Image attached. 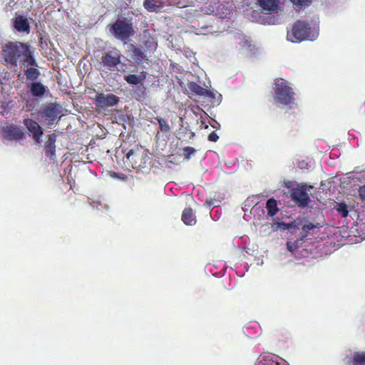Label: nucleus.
<instances>
[{
    "instance_id": "1a4fd4ad",
    "label": "nucleus",
    "mask_w": 365,
    "mask_h": 365,
    "mask_svg": "<svg viewBox=\"0 0 365 365\" xmlns=\"http://www.w3.org/2000/svg\"><path fill=\"white\" fill-rule=\"evenodd\" d=\"M24 124L31 133V135L36 143L41 142L43 131L41 125L34 120L26 118L24 120Z\"/></svg>"
},
{
    "instance_id": "c756f323",
    "label": "nucleus",
    "mask_w": 365,
    "mask_h": 365,
    "mask_svg": "<svg viewBox=\"0 0 365 365\" xmlns=\"http://www.w3.org/2000/svg\"><path fill=\"white\" fill-rule=\"evenodd\" d=\"M317 227V225H314L312 222H307L304 225H303L302 230L304 232H305V235H307V233L314 228Z\"/></svg>"
},
{
    "instance_id": "f3484780",
    "label": "nucleus",
    "mask_w": 365,
    "mask_h": 365,
    "mask_svg": "<svg viewBox=\"0 0 365 365\" xmlns=\"http://www.w3.org/2000/svg\"><path fill=\"white\" fill-rule=\"evenodd\" d=\"M29 88H30L32 96L35 97L43 96L46 91L45 86H43L41 82L36 81L32 82L29 85Z\"/></svg>"
},
{
    "instance_id": "7ed1b4c3",
    "label": "nucleus",
    "mask_w": 365,
    "mask_h": 365,
    "mask_svg": "<svg viewBox=\"0 0 365 365\" xmlns=\"http://www.w3.org/2000/svg\"><path fill=\"white\" fill-rule=\"evenodd\" d=\"M109 31L118 39L125 42L134 35L133 23L126 19H118L109 27Z\"/></svg>"
},
{
    "instance_id": "39448f33",
    "label": "nucleus",
    "mask_w": 365,
    "mask_h": 365,
    "mask_svg": "<svg viewBox=\"0 0 365 365\" xmlns=\"http://www.w3.org/2000/svg\"><path fill=\"white\" fill-rule=\"evenodd\" d=\"M148 160L147 153L137 145L125 154L124 163H127L128 166L133 169L141 170L146 167Z\"/></svg>"
},
{
    "instance_id": "cd10ccee",
    "label": "nucleus",
    "mask_w": 365,
    "mask_h": 365,
    "mask_svg": "<svg viewBox=\"0 0 365 365\" xmlns=\"http://www.w3.org/2000/svg\"><path fill=\"white\" fill-rule=\"evenodd\" d=\"M336 210L343 217L348 216L349 210L347 205L344 202L338 203L336 205Z\"/></svg>"
},
{
    "instance_id": "6e6552de",
    "label": "nucleus",
    "mask_w": 365,
    "mask_h": 365,
    "mask_svg": "<svg viewBox=\"0 0 365 365\" xmlns=\"http://www.w3.org/2000/svg\"><path fill=\"white\" fill-rule=\"evenodd\" d=\"M93 103L99 109L117 106L120 102V98L115 94H104L103 93H97L93 99Z\"/></svg>"
},
{
    "instance_id": "b1692460",
    "label": "nucleus",
    "mask_w": 365,
    "mask_h": 365,
    "mask_svg": "<svg viewBox=\"0 0 365 365\" xmlns=\"http://www.w3.org/2000/svg\"><path fill=\"white\" fill-rule=\"evenodd\" d=\"M24 75L26 76L27 80L34 82V81L38 78L41 73L37 68L30 67L25 70Z\"/></svg>"
},
{
    "instance_id": "4be33fe9",
    "label": "nucleus",
    "mask_w": 365,
    "mask_h": 365,
    "mask_svg": "<svg viewBox=\"0 0 365 365\" xmlns=\"http://www.w3.org/2000/svg\"><path fill=\"white\" fill-rule=\"evenodd\" d=\"M133 98L140 102L145 101L148 98V94L145 87L143 86H138L133 91Z\"/></svg>"
},
{
    "instance_id": "6ab92c4d",
    "label": "nucleus",
    "mask_w": 365,
    "mask_h": 365,
    "mask_svg": "<svg viewBox=\"0 0 365 365\" xmlns=\"http://www.w3.org/2000/svg\"><path fill=\"white\" fill-rule=\"evenodd\" d=\"M143 5L150 12L159 11L164 6L160 0H145Z\"/></svg>"
},
{
    "instance_id": "f03ea898",
    "label": "nucleus",
    "mask_w": 365,
    "mask_h": 365,
    "mask_svg": "<svg viewBox=\"0 0 365 365\" xmlns=\"http://www.w3.org/2000/svg\"><path fill=\"white\" fill-rule=\"evenodd\" d=\"M273 90L274 99L279 104L287 106L294 103V93L285 80L276 78Z\"/></svg>"
},
{
    "instance_id": "4468645a",
    "label": "nucleus",
    "mask_w": 365,
    "mask_h": 365,
    "mask_svg": "<svg viewBox=\"0 0 365 365\" xmlns=\"http://www.w3.org/2000/svg\"><path fill=\"white\" fill-rule=\"evenodd\" d=\"M56 133H51L48 135V140L46 141L44 145L45 155L51 160H53L56 156Z\"/></svg>"
},
{
    "instance_id": "e433bc0d",
    "label": "nucleus",
    "mask_w": 365,
    "mask_h": 365,
    "mask_svg": "<svg viewBox=\"0 0 365 365\" xmlns=\"http://www.w3.org/2000/svg\"><path fill=\"white\" fill-rule=\"evenodd\" d=\"M230 13H231V10H229V12L227 13L226 14H230Z\"/></svg>"
},
{
    "instance_id": "a878e982",
    "label": "nucleus",
    "mask_w": 365,
    "mask_h": 365,
    "mask_svg": "<svg viewBox=\"0 0 365 365\" xmlns=\"http://www.w3.org/2000/svg\"><path fill=\"white\" fill-rule=\"evenodd\" d=\"M155 119L158 121L160 127V130L163 133H168L170 130V127L167 121V120L160 117L157 116L155 118Z\"/></svg>"
},
{
    "instance_id": "9d476101",
    "label": "nucleus",
    "mask_w": 365,
    "mask_h": 365,
    "mask_svg": "<svg viewBox=\"0 0 365 365\" xmlns=\"http://www.w3.org/2000/svg\"><path fill=\"white\" fill-rule=\"evenodd\" d=\"M3 136L9 140H19L26 138L25 133L14 125H9L3 128Z\"/></svg>"
},
{
    "instance_id": "c9c22d12",
    "label": "nucleus",
    "mask_w": 365,
    "mask_h": 365,
    "mask_svg": "<svg viewBox=\"0 0 365 365\" xmlns=\"http://www.w3.org/2000/svg\"><path fill=\"white\" fill-rule=\"evenodd\" d=\"M291 183H292L291 182H289V184H287V185H286L287 187H290V184H291Z\"/></svg>"
},
{
    "instance_id": "9b49d317",
    "label": "nucleus",
    "mask_w": 365,
    "mask_h": 365,
    "mask_svg": "<svg viewBox=\"0 0 365 365\" xmlns=\"http://www.w3.org/2000/svg\"><path fill=\"white\" fill-rule=\"evenodd\" d=\"M141 46L146 53H149L150 54L153 53L157 49L158 42L156 39L151 36L150 34L147 30L143 32L141 38Z\"/></svg>"
},
{
    "instance_id": "f8f14e48",
    "label": "nucleus",
    "mask_w": 365,
    "mask_h": 365,
    "mask_svg": "<svg viewBox=\"0 0 365 365\" xmlns=\"http://www.w3.org/2000/svg\"><path fill=\"white\" fill-rule=\"evenodd\" d=\"M189 92L192 95H196L200 96H205L209 98H213L214 93L212 91L202 88L201 86L195 82H190L187 84Z\"/></svg>"
},
{
    "instance_id": "412c9836",
    "label": "nucleus",
    "mask_w": 365,
    "mask_h": 365,
    "mask_svg": "<svg viewBox=\"0 0 365 365\" xmlns=\"http://www.w3.org/2000/svg\"><path fill=\"white\" fill-rule=\"evenodd\" d=\"M42 113L48 119L53 120L57 118L58 115L60 113V110L56 106L51 104L46 106L43 108Z\"/></svg>"
},
{
    "instance_id": "423d86ee",
    "label": "nucleus",
    "mask_w": 365,
    "mask_h": 365,
    "mask_svg": "<svg viewBox=\"0 0 365 365\" xmlns=\"http://www.w3.org/2000/svg\"><path fill=\"white\" fill-rule=\"evenodd\" d=\"M311 27L304 21H297L293 25L290 31L287 32V39L292 42L297 43L310 39Z\"/></svg>"
},
{
    "instance_id": "2eb2a0df",
    "label": "nucleus",
    "mask_w": 365,
    "mask_h": 365,
    "mask_svg": "<svg viewBox=\"0 0 365 365\" xmlns=\"http://www.w3.org/2000/svg\"><path fill=\"white\" fill-rule=\"evenodd\" d=\"M259 7L267 14H270L278 10L279 0H257Z\"/></svg>"
},
{
    "instance_id": "20e7f679",
    "label": "nucleus",
    "mask_w": 365,
    "mask_h": 365,
    "mask_svg": "<svg viewBox=\"0 0 365 365\" xmlns=\"http://www.w3.org/2000/svg\"><path fill=\"white\" fill-rule=\"evenodd\" d=\"M312 188V185H307L306 183L297 184V187L292 188L289 192L292 200L299 207H308L312 202L309 192Z\"/></svg>"
},
{
    "instance_id": "aec40b11",
    "label": "nucleus",
    "mask_w": 365,
    "mask_h": 365,
    "mask_svg": "<svg viewBox=\"0 0 365 365\" xmlns=\"http://www.w3.org/2000/svg\"><path fill=\"white\" fill-rule=\"evenodd\" d=\"M348 364L351 365H365V352L355 351L350 356Z\"/></svg>"
},
{
    "instance_id": "0eeeda50",
    "label": "nucleus",
    "mask_w": 365,
    "mask_h": 365,
    "mask_svg": "<svg viewBox=\"0 0 365 365\" xmlns=\"http://www.w3.org/2000/svg\"><path fill=\"white\" fill-rule=\"evenodd\" d=\"M121 55L117 48L105 52L101 58L100 63L110 71H114L115 67L120 63Z\"/></svg>"
},
{
    "instance_id": "473e14b6",
    "label": "nucleus",
    "mask_w": 365,
    "mask_h": 365,
    "mask_svg": "<svg viewBox=\"0 0 365 365\" xmlns=\"http://www.w3.org/2000/svg\"><path fill=\"white\" fill-rule=\"evenodd\" d=\"M206 204L210 207H217L219 201L214 198H209L206 200Z\"/></svg>"
},
{
    "instance_id": "72a5a7b5",
    "label": "nucleus",
    "mask_w": 365,
    "mask_h": 365,
    "mask_svg": "<svg viewBox=\"0 0 365 365\" xmlns=\"http://www.w3.org/2000/svg\"><path fill=\"white\" fill-rule=\"evenodd\" d=\"M207 139L210 142H217L219 139V136L215 131H212L209 134Z\"/></svg>"
},
{
    "instance_id": "f257e3e1",
    "label": "nucleus",
    "mask_w": 365,
    "mask_h": 365,
    "mask_svg": "<svg viewBox=\"0 0 365 365\" xmlns=\"http://www.w3.org/2000/svg\"><path fill=\"white\" fill-rule=\"evenodd\" d=\"M1 56L5 63L11 66H17L21 63L24 66H37L31 46L21 41H7L1 46Z\"/></svg>"
},
{
    "instance_id": "c85d7f7f",
    "label": "nucleus",
    "mask_w": 365,
    "mask_h": 365,
    "mask_svg": "<svg viewBox=\"0 0 365 365\" xmlns=\"http://www.w3.org/2000/svg\"><path fill=\"white\" fill-rule=\"evenodd\" d=\"M183 155L185 159L190 160L192 155H194L196 153V150L190 146H186L182 148Z\"/></svg>"
},
{
    "instance_id": "ddd939ff",
    "label": "nucleus",
    "mask_w": 365,
    "mask_h": 365,
    "mask_svg": "<svg viewBox=\"0 0 365 365\" xmlns=\"http://www.w3.org/2000/svg\"><path fill=\"white\" fill-rule=\"evenodd\" d=\"M13 24L14 29L21 33H30V24L27 18L22 15H19L13 19Z\"/></svg>"
},
{
    "instance_id": "a211bd4d",
    "label": "nucleus",
    "mask_w": 365,
    "mask_h": 365,
    "mask_svg": "<svg viewBox=\"0 0 365 365\" xmlns=\"http://www.w3.org/2000/svg\"><path fill=\"white\" fill-rule=\"evenodd\" d=\"M182 221L186 225L192 226L195 225L197 220L192 208L187 207L182 211Z\"/></svg>"
},
{
    "instance_id": "bb28decb",
    "label": "nucleus",
    "mask_w": 365,
    "mask_h": 365,
    "mask_svg": "<svg viewBox=\"0 0 365 365\" xmlns=\"http://www.w3.org/2000/svg\"><path fill=\"white\" fill-rule=\"evenodd\" d=\"M304 237H306V235H304L300 239H298L294 242H287L286 244L287 250L291 252H294L299 247L301 241H302Z\"/></svg>"
},
{
    "instance_id": "2f4dec72",
    "label": "nucleus",
    "mask_w": 365,
    "mask_h": 365,
    "mask_svg": "<svg viewBox=\"0 0 365 365\" xmlns=\"http://www.w3.org/2000/svg\"><path fill=\"white\" fill-rule=\"evenodd\" d=\"M294 4L298 7L302 8L304 5L309 3L311 0H290Z\"/></svg>"
},
{
    "instance_id": "7c9ffc66",
    "label": "nucleus",
    "mask_w": 365,
    "mask_h": 365,
    "mask_svg": "<svg viewBox=\"0 0 365 365\" xmlns=\"http://www.w3.org/2000/svg\"><path fill=\"white\" fill-rule=\"evenodd\" d=\"M257 365H280V364L272 360H260Z\"/></svg>"
},
{
    "instance_id": "dca6fc26",
    "label": "nucleus",
    "mask_w": 365,
    "mask_h": 365,
    "mask_svg": "<svg viewBox=\"0 0 365 365\" xmlns=\"http://www.w3.org/2000/svg\"><path fill=\"white\" fill-rule=\"evenodd\" d=\"M147 73L142 71L139 75L136 74H128L124 76V80L132 86H143L145 80L146 79Z\"/></svg>"
},
{
    "instance_id": "5701e85b",
    "label": "nucleus",
    "mask_w": 365,
    "mask_h": 365,
    "mask_svg": "<svg viewBox=\"0 0 365 365\" xmlns=\"http://www.w3.org/2000/svg\"><path fill=\"white\" fill-rule=\"evenodd\" d=\"M266 208L267 210L268 215L270 217L274 216L279 210L277 200L273 198L269 199L266 203Z\"/></svg>"
},
{
    "instance_id": "393cba45",
    "label": "nucleus",
    "mask_w": 365,
    "mask_h": 365,
    "mask_svg": "<svg viewBox=\"0 0 365 365\" xmlns=\"http://www.w3.org/2000/svg\"><path fill=\"white\" fill-rule=\"evenodd\" d=\"M133 56L135 61L142 63L144 61H147L146 56L143 50L139 47H135L132 50Z\"/></svg>"
},
{
    "instance_id": "f704fd0d",
    "label": "nucleus",
    "mask_w": 365,
    "mask_h": 365,
    "mask_svg": "<svg viewBox=\"0 0 365 365\" xmlns=\"http://www.w3.org/2000/svg\"><path fill=\"white\" fill-rule=\"evenodd\" d=\"M359 195L360 198L365 201V184L362 186H360L359 188Z\"/></svg>"
}]
</instances>
